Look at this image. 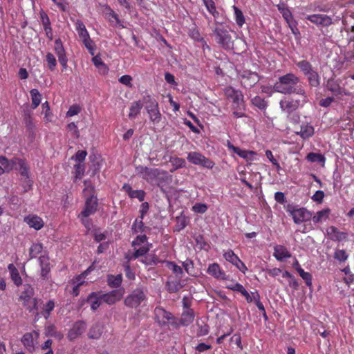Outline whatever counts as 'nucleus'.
<instances>
[{"mask_svg": "<svg viewBox=\"0 0 354 354\" xmlns=\"http://www.w3.org/2000/svg\"><path fill=\"white\" fill-rule=\"evenodd\" d=\"M274 92L283 95H302L307 93L300 78L292 73L279 76L272 86Z\"/></svg>", "mask_w": 354, "mask_h": 354, "instance_id": "1", "label": "nucleus"}, {"mask_svg": "<svg viewBox=\"0 0 354 354\" xmlns=\"http://www.w3.org/2000/svg\"><path fill=\"white\" fill-rule=\"evenodd\" d=\"M136 170L143 179L149 183L155 182L158 186L168 179L167 172L160 169L140 166Z\"/></svg>", "mask_w": 354, "mask_h": 354, "instance_id": "2", "label": "nucleus"}, {"mask_svg": "<svg viewBox=\"0 0 354 354\" xmlns=\"http://www.w3.org/2000/svg\"><path fill=\"white\" fill-rule=\"evenodd\" d=\"M297 95V98L283 97L279 102V107L287 117H290L299 108L303 107L308 101L307 93Z\"/></svg>", "mask_w": 354, "mask_h": 354, "instance_id": "3", "label": "nucleus"}, {"mask_svg": "<svg viewBox=\"0 0 354 354\" xmlns=\"http://www.w3.org/2000/svg\"><path fill=\"white\" fill-rule=\"evenodd\" d=\"M143 106L145 107L150 122L153 124H158L162 120L158 101L148 93L142 95Z\"/></svg>", "mask_w": 354, "mask_h": 354, "instance_id": "4", "label": "nucleus"}, {"mask_svg": "<svg viewBox=\"0 0 354 354\" xmlns=\"http://www.w3.org/2000/svg\"><path fill=\"white\" fill-rule=\"evenodd\" d=\"M147 301V291L142 288H137L125 297L124 304L128 308L138 309L145 306Z\"/></svg>", "mask_w": 354, "mask_h": 354, "instance_id": "5", "label": "nucleus"}, {"mask_svg": "<svg viewBox=\"0 0 354 354\" xmlns=\"http://www.w3.org/2000/svg\"><path fill=\"white\" fill-rule=\"evenodd\" d=\"M216 42L223 48H233L234 42L228 30L224 28L222 23L215 21V27L212 29Z\"/></svg>", "mask_w": 354, "mask_h": 354, "instance_id": "6", "label": "nucleus"}, {"mask_svg": "<svg viewBox=\"0 0 354 354\" xmlns=\"http://www.w3.org/2000/svg\"><path fill=\"white\" fill-rule=\"evenodd\" d=\"M34 294V288L29 284H25L24 286V290L19 296V299L23 301L24 306H28L30 312L33 310H37V299L32 298Z\"/></svg>", "mask_w": 354, "mask_h": 354, "instance_id": "7", "label": "nucleus"}, {"mask_svg": "<svg viewBox=\"0 0 354 354\" xmlns=\"http://www.w3.org/2000/svg\"><path fill=\"white\" fill-rule=\"evenodd\" d=\"M287 211L290 214L296 224H300L303 222L307 221L312 217L311 213L303 207L295 208L293 207H288Z\"/></svg>", "mask_w": 354, "mask_h": 354, "instance_id": "8", "label": "nucleus"}, {"mask_svg": "<svg viewBox=\"0 0 354 354\" xmlns=\"http://www.w3.org/2000/svg\"><path fill=\"white\" fill-rule=\"evenodd\" d=\"M187 158L194 165H201L208 169H212L214 165V162L198 152H189Z\"/></svg>", "mask_w": 354, "mask_h": 354, "instance_id": "9", "label": "nucleus"}, {"mask_svg": "<svg viewBox=\"0 0 354 354\" xmlns=\"http://www.w3.org/2000/svg\"><path fill=\"white\" fill-rule=\"evenodd\" d=\"M123 294V289L114 290L104 294L100 293L102 301L109 305H113L120 301L122 299Z\"/></svg>", "mask_w": 354, "mask_h": 354, "instance_id": "10", "label": "nucleus"}, {"mask_svg": "<svg viewBox=\"0 0 354 354\" xmlns=\"http://www.w3.org/2000/svg\"><path fill=\"white\" fill-rule=\"evenodd\" d=\"M306 19L317 26H328L333 23L329 16L323 14L307 15Z\"/></svg>", "mask_w": 354, "mask_h": 354, "instance_id": "11", "label": "nucleus"}, {"mask_svg": "<svg viewBox=\"0 0 354 354\" xmlns=\"http://www.w3.org/2000/svg\"><path fill=\"white\" fill-rule=\"evenodd\" d=\"M97 207V198L93 196H91V197L86 199L85 207L79 216L87 218L88 216L95 212Z\"/></svg>", "mask_w": 354, "mask_h": 354, "instance_id": "12", "label": "nucleus"}, {"mask_svg": "<svg viewBox=\"0 0 354 354\" xmlns=\"http://www.w3.org/2000/svg\"><path fill=\"white\" fill-rule=\"evenodd\" d=\"M54 50L58 57V60L60 64L63 66L64 68H66L67 66L68 59L60 39L55 40Z\"/></svg>", "mask_w": 354, "mask_h": 354, "instance_id": "13", "label": "nucleus"}, {"mask_svg": "<svg viewBox=\"0 0 354 354\" xmlns=\"http://www.w3.org/2000/svg\"><path fill=\"white\" fill-rule=\"evenodd\" d=\"M154 315L156 321L160 325H165L172 319V315L162 307H156L154 310Z\"/></svg>", "mask_w": 354, "mask_h": 354, "instance_id": "14", "label": "nucleus"}, {"mask_svg": "<svg viewBox=\"0 0 354 354\" xmlns=\"http://www.w3.org/2000/svg\"><path fill=\"white\" fill-rule=\"evenodd\" d=\"M86 328V324L84 322L79 321L75 322L68 332V337L69 339L73 340L76 339L85 331Z\"/></svg>", "mask_w": 354, "mask_h": 354, "instance_id": "15", "label": "nucleus"}, {"mask_svg": "<svg viewBox=\"0 0 354 354\" xmlns=\"http://www.w3.org/2000/svg\"><path fill=\"white\" fill-rule=\"evenodd\" d=\"M48 257L46 255H41L39 257V265L41 267V277L44 280L49 279V273L50 271Z\"/></svg>", "mask_w": 354, "mask_h": 354, "instance_id": "16", "label": "nucleus"}, {"mask_svg": "<svg viewBox=\"0 0 354 354\" xmlns=\"http://www.w3.org/2000/svg\"><path fill=\"white\" fill-rule=\"evenodd\" d=\"M226 145L230 150H232L234 153L243 158L252 160L253 156L255 155V153L252 151L242 150L240 148L234 146L229 140L227 141Z\"/></svg>", "mask_w": 354, "mask_h": 354, "instance_id": "17", "label": "nucleus"}, {"mask_svg": "<svg viewBox=\"0 0 354 354\" xmlns=\"http://www.w3.org/2000/svg\"><path fill=\"white\" fill-rule=\"evenodd\" d=\"M207 273L217 279H227L225 272L221 268L220 266L216 263H212L207 268Z\"/></svg>", "mask_w": 354, "mask_h": 354, "instance_id": "18", "label": "nucleus"}, {"mask_svg": "<svg viewBox=\"0 0 354 354\" xmlns=\"http://www.w3.org/2000/svg\"><path fill=\"white\" fill-rule=\"evenodd\" d=\"M226 95L230 98L236 107H239L243 101V95L240 91L229 88L225 91Z\"/></svg>", "mask_w": 354, "mask_h": 354, "instance_id": "19", "label": "nucleus"}, {"mask_svg": "<svg viewBox=\"0 0 354 354\" xmlns=\"http://www.w3.org/2000/svg\"><path fill=\"white\" fill-rule=\"evenodd\" d=\"M326 88L335 95H341L345 93L344 88L341 87L338 81L329 79L327 81Z\"/></svg>", "mask_w": 354, "mask_h": 354, "instance_id": "20", "label": "nucleus"}, {"mask_svg": "<svg viewBox=\"0 0 354 354\" xmlns=\"http://www.w3.org/2000/svg\"><path fill=\"white\" fill-rule=\"evenodd\" d=\"M259 76L256 73L248 72L242 76L241 84L245 87H252L259 82Z\"/></svg>", "mask_w": 354, "mask_h": 354, "instance_id": "21", "label": "nucleus"}, {"mask_svg": "<svg viewBox=\"0 0 354 354\" xmlns=\"http://www.w3.org/2000/svg\"><path fill=\"white\" fill-rule=\"evenodd\" d=\"M326 232L330 239L335 241L344 240L347 236L346 233L339 231L337 228L334 226L329 227L326 230Z\"/></svg>", "mask_w": 354, "mask_h": 354, "instance_id": "22", "label": "nucleus"}, {"mask_svg": "<svg viewBox=\"0 0 354 354\" xmlns=\"http://www.w3.org/2000/svg\"><path fill=\"white\" fill-rule=\"evenodd\" d=\"M143 106L142 99L138 101H134L131 104L129 108V118L131 120H134L140 113Z\"/></svg>", "mask_w": 354, "mask_h": 354, "instance_id": "23", "label": "nucleus"}, {"mask_svg": "<svg viewBox=\"0 0 354 354\" xmlns=\"http://www.w3.org/2000/svg\"><path fill=\"white\" fill-rule=\"evenodd\" d=\"M87 301L91 303V308L93 310H97L101 305L102 299L100 292H91L87 297Z\"/></svg>", "mask_w": 354, "mask_h": 354, "instance_id": "24", "label": "nucleus"}, {"mask_svg": "<svg viewBox=\"0 0 354 354\" xmlns=\"http://www.w3.org/2000/svg\"><path fill=\"white\" fill-rule=\"evenodd\" d=\"M24 221L30 227L37 230H40L44 225L43 221L37 216H26L24 218Z\"/></svg>", "mask_w": 354, "mask_h": 354, "instance_id": "25", "label": "nucleus"}, {"mask_svg": "<svg viewBox=\"0 0 354 354\" xmlns=\"http://www.w3.org/2000/svg\"><path fill=\"white\" fill-rule=\"evenodd\" d=\"M194 319V310L189 308H187V309L183 311V313H182L180 323L183 326H188L191 323L193 322Z\"/></svg>", "mask_w": 354, "mask_h": 354, "instance_id": "26", "label": "nucleus"}, {"mask_svg": "<svg viewBox=\"0 0 354 354\" xmlns=\"http://www.w3.org/2000/svg\"><path fill=\"white\" fill-rule=\"evenodd\" d=\"M274 256L277 260L282 261L291 257L290 252L283 245L274 247Z\"/></svg>", "mask_w": 354, "mask_h": 354, "instance_id": "27", "label": "nucleus"}, {"mask_svg": "<svg viewBox=\"0 0 354 354\" xmlns=\"http://www.w3.org/2000/svg\"><path fill=\"white\" fill-rule=\"evenodd\" d=\"M307 77L309 85L312 87H318L320 85V77L318 73L313 69L305 75Z\"/></svg>", "mask_w": 354, "mask_h": 354, "instance_id": "28", "label": "nucleus"}, {"mask_svg": "<svg viewBox=\"0 0 354 354\" xmlns=\"http://www.w3.org/2000/svg\"><path fill=\"white\" fill-rule=\"evenodd\" d=\"M8 269L10 271V277H11V279L13 281L14 283L17 286H21L22 284V279L19 273L18 270L15 268V266L12 263H10L8 265Z\"/></svg>", "mask_w": 354, "mask_h": 354, "instance_id": "29", "label": "nucleus"}, {"mask_svg": "<svg viewBox=\"0 0 354 354\" xmlns=\"http://www.w3.org/2000/svg\"><path fill=\"white\" fill-rule=\"evenodd\" d=\"M15 169L19 170L20 174L26 179L29 178V167L27 163L21 159L17 160V166Z\"/></svg>", "mask_w": 354, "mask_h": 354, "instance_id": "30", "label": "nucleus"}, {"mask_svg": "<svg viewBox=\"0 0 354 354\" xmlns=\"http://www.w3.org/2000/svg\"><path fill=\"white\" fill-rule=\"evenodd\" d=\"M19 158H13L11 160H9L5 156H0V163L3 168V170H6V172H9L13 169V168L17 166V160Z\"/></svg>", "mask_w": 354, "mask_h": 354, "instance_id": "31", "label": "nucleus"}, {"mask_svg": "<svg viewBox=\"0 0 354 354\" xmlns=\"http://www.w3.org/2000/svg\"><path fill=\"white\" fill-rule=\"evenodd\" d=\"M329 209H322L316 213L315 216H313L312 219L315 223H323L326 221L329 216L330 214Z\"/></svg>", "mask_w": 354, "mask_h": 354, "instance_id": "32", "label": "nucleus"}, {"mask_svg": "<svg viewBox=\"0 0 354 354\" xmlns=\"http://www.w3.org/2000/svg\"><path fill=\"white\" fill-rule=\"evenodd\" d=\"M75 29L81 40L88 38L89 34L85 27V25L81 20H77L75 22Z\"/></svg>", "mask_w": 354, "mask_h": 354, "instance_id": "33", "label": "nucleus"}, {"mask_svg": "<svg viewBox=\"0 0 354 354\" xmlns=\"http://www.w3.org/2000/svg\"><path fill=\"white\" fill-rule=\"evenodd\" d=\"M122 281L121 274L117 275L109 274L107 276V283L111 288H118Z\"/></svg>", "mask_w": 354, "mask_h": 354, "instance_id": "34", "label": "nucleus"}, {"mask_svg": "<svg viewBox=\"0 0 354 354\" xmlns=\"http://www.w3.org/2000/svg\"><path fill=\"white\" fill-rule=\"evenodd\" d=\"M102 333V326L100 324H95L90 328L88 336L91 339H98Z\"/></svg>", "mask_w": 354, "mask_h": 354, "instance_id": "35", "label": "nucleus"}, {"mask_svg": "<svg viewBox=\"0 0 354 354\" xmlns=\"http://www.w3.org/2000/svg\"><path fill=\"white\" fill-rule=\"evenodd\" d=\"M297 133L300 135L301 138L306 139L311 137L314 134V128L309 124L302 125L300 127V131H297Z\"/></svg>", "mask_w": 354, "mask_h": 354, "instance_id": "36", "label": "nucleus"}, {"mask_svg": "<svg viewBox=\"0 0 354 354\" xmlns=\"http://www.w3.org/2000/svg\"><path fill=\"white\" fill-rule=\"evenodd\" d=\"M30 96H31V100H32V108L33 109H36L39 104L41 103V95L39 92V91L36 88H33L30 91Z\"/></svg>", "mask_w": 354, "mask_h": 354, "instance_id": "37", "label": "nucleus"}, {"mask_svg": "<svg viewBox=\"0 0 354 354\" xmlns=\"http://www.w3.org/2000/svg\"><path fill=\"white\" fill-rule=\"evenodd\" d=\"M21 342L28 350L32 351L34 348L33 336L31 333H27L21 338Z\"/></svg>", "mask_w": 354, "mask_h": 354, "instance_id": "38", "label": "nucleus"}, {"mask_svg": "<svg viewBox=\"0 0 354 354\" xmlns=\"http://www.w3.org/2000/svg\"><path fill=\"white\" fill-rule=\"evenodd\" d=\"M165 266L171 270L178 278H181L183 274V269L172 261H165Z\"/></svg>", "mask_w": 354, "mask_h": 354, "instance_id": "39", "label": "nucleus"}, {"mask_svg": "<svg viewBox=\"0 0 354 354\" xmlns=\"http://www.w3.org/2000/svg\"><path fill=\"white\" fill-rule=\"evenodd\" d=\"M43 245L41 243H33L29 249L30 259L36 258L42 252Z\"/></svg>", "mask_w": 354, "mask_h": 354, "instance_id": "40", "label": "nucleus"}, {"mask_svg": "<svg viewBox=\"0 0 354 354\" xmlns=\"http://www.w3.org/2000/svg\"><path fill=\"white\" fill-rule=\"evenodd\" d=\"M232 8L234 12L236 23L239 27H242L245 24V17L243 14V12L235 6H233Z\"/></svg>", "mask_w": 354, "mask_h": 354, "instance_id": "41", "label": "nucleus"}, {"mask_svg": "<svg viewBox=\"0 0 354 354\" xmlns=\"http://www.w3.org/2000/svg\"><path fill=\"white\" fill-rule=\"evenodd\" d=\"M166 286L167 288V290L169 292H176L180 289L183 288V285L180 283V281L175 280V281H169L166 283Z\"/></svg>", "mask_w": 354, "mask_h": 354, "instance_id": "42", "label": "nucleus"}, {"mask_svg": "<svg viewBox=\"0 0 354 354\" xmlns=\"http://www.w3.org/2000/svg\"><path fill=\"white\" fill-rule=\"evenodd\" d=\"M306 159L311 162H319L322 164H324L326 160V158L323 155L313 152L307 155Z\"/></svg>", "mask_w": 354, "mask_h": 354, "instance_id": "43", "label": "nucleus"}, {"mask_svg": "<svg viewBox=\"0 0 354 354\" xmlns=\"http://www.w3.org/2000/svg\"><path fill=\"white\" fill-rule=\"evenodd\" d=\"M91 267H89L86 270L82 272L80 275L76 277L72 280V283L73 285H76L77 286H82L85 283L84 278L86 276L91 272Z\"/></svg>", "mask_w": 354, "mask_h": 354, "instance_id": "44", "label": "nucleus"}, {"mask_svg": "<svg viewBox=\"0 0 354 354\" xmlns=\"http://www.w3.org/2000/svg\"><path fill=\"white\" fill-rule=\"evenodd\" d=\"M297 66L299 68V69L304 73V75H306L313 69H314L312 64L306 60L298 62L297 63Z\"/></svg>", "mask_w": 354, "mask_h": 354, "instance_id": "45", "label": "nucleus"}, {"mask_svg": "<svg viewBox=\"0 0 354 354\" xmlns=\"http://www.w3.org/2000/svg\"><path fill=\"white\" fill-rule=\"evenodd\" d=\"M149 250V248L147 245H142L136 249L135 252L129 257V260H134L140 257L144 256Z\"/></svg>", "mask_w": 354, "mask_h": 354, "instance_id": "46", "label": "nucleus"}, {"mask_svg": "<svg viewBox=\"0 0 354 354\" xmlns=\"http://www.w3.org/2000/svg\"><path fill=\"white\" fill-rule=\"evenodd\" d=\"M297 271L300 277L305 281L306 285L310 286L312 285V275L310 273L305 272L301 268H297Z\"/></svg>", "mask_w": 354, "mask_h": 354, "instance_id": "47", "label": "nucleus"}, {"mask_svg": "<svg viewBox=\"0 0 354 354\" xmlns=\"http://www.w3.org/2000/svg\"><path fill=\"white\" fill-rule=\"evenodd\" d=\"M196 325L198 326L197 330V335L198 336H204L208 334L209 333V326L207 324H205L203 322H200L197 320Z\"/></svg>", "mask_w": 354, "mask_h": 354, "instance_id": "48", "label": "nucleus"}, {"mask_svg": "<svg viewBox=\"0 0 354 354\" xmlns=\"http://www.w3.org/2000/svg\"><path fill=\"white\" fill-rule=\"evenodd\" d=\"M170 162L174 167V169L171 170V171L176 170L179 168L185 167L186 164L185 160L184 159L178 157L171 158Z\"/></svg>", "mask_w": 354, "mask_h": 354, "instance_id": "49", "label": "nucleus"}, {"mask_svg": "<svg viewBox=\"0 0 354 354\" xmlns=\"http://www.w3.org/2000/svg\"><path fill=\"white\" fill-rule=\"evenodd\" d=\"M55 308V303L53 300H49L44 306L42 314L45 319H48L51 311Z\"/></svg>", "mask_w": 354, "mask_h": 354, "instance_id": "50", "label": "nucleus"}, {"mask_svg": "<svg viewBox=\"0 0 354 354\" xmlns=\"http://www.w3.org/2000/svg\"><path fill=\"white\" fill-rule=\"evenodd\" d=\"M108 15L111 17V19L109 18V21L113 26H118L121 28L124 27L122 24V21L120 20L118 14H116L113 10L110 9Z\"/></svg>", "mask_w": 354, "mask_h": 354, "instance_id": "51", "label": "nucleus"}, {"mask_svg": "<svg viewBox=\"0 0 354 354\" xmlns=\"http://www.w3.org/2000/svg\"><path fill=\"white\" fill-rule=\"evenodd\" d=\"M75 169V179H80L85 171V166L83 163H77L74 165Z\"/></svg>", "mask_w": 354, "mask_h": 354, "instance_id": "52", "label": "nucleus"}, {"mask_svg": "<svg viewBox=\"0 0 354 354\" xmlns=\"http://www.w3.org/2000/svg\"><path fill=\"white\" fill-rule=\"evenodd\" d=\"M145 227L142 222V219H141L140 218V220H138V218L136 219V221H134V223L132 225V230L133 231V232H135V233L142 232L145 231Z\"/></svg>", "mask_w": 354, "mask_h": 354, "instance_id": "53", "label": "nucleus"}, {"mask_svg": "<svg viewBox=\"0 0 354 354\" xmlns=\"http://www.w3.org/2000/svg\"><path fill=\"white\" fill-rule=\"evenodd\" d=\"M85 47L87 48L88 52L91 55H94L95 54V45L93 43V41L91 40L90 37L88 38L84 39L82 40Z\"/></svg>", "mask_w": 354, "mask_h": 354, "instance_id": "54", "label": "nucleus"}, {"mask_svg": "<svg viewBox=\"0 0 354 354\" xmlns=\"http://www.w3.org/2000/svg\"><path fill=\"white\" fill-rule=\"evenodd\" d=\"M187 225V218L185 216L176 217V230L180 231L184 229Z\"/></svg>", "mask_w": 354, "mask_h": 354, "instance_id": "55", "label": "nucleus"}, {"mask_svg": "<svg viewBox=\"0 0 354 354\" xmlns=\"http://www.w3.org/2000/svg\"><path fill=\"white\" fill-rule=\"evenodd\" d=\"M47 65L51 71H53L56 66L57 61L55 56L51 53H48L46 56Z\"/></svg>", "mask_w": 354, "mask_h": 354, "instance_id": "56", "label": "nucleus"}, {"mask_svg": "<svg viewBox=\"0 0 354 354\" xmlns=\"http://www.w3.org/2000/svg\"><path fill=\"white\" fill-rule=\"evenodd\" d=\"M334 258L339 261L343 262L348 259V254L344 250H336L334 253Z\"/></svg>", "mask_w": 354, "mask_h": 354, "instance_id": "57", "label": "nucleus"}, {"mask_svg": "<svg viewBox=\"0 0 354 354\" xmlns=\"http://www.w3.org/2000/svg\"><path fill=\"white\" fill-rule=\"evenodd\" d=\"M223 256L226 261H229L232 264L235 263L236 261L239 259L237 255L235 254L234 252L231 250H229L227 252H225Z\"/></svg>", "mask_w": 354, "mask_h": 354, "instance_id": "58", "label": "nucleus"}, {"mask_svg": "<svg viewBox=\"0 0 354 354\" xmlns=\"http://www.w3.org/2000/svg\"><path fill=\"white\" fill-rule=\"evenodd\" d=\"M129 196L132 198H138L140 201H143L145 196V192L143 190L140 189L133 190V192H131Z\"/></svg>", "mask_w": 354, "mask_h": 354, "instance_id": "59", "label": "nucleus"}, {"mask_svg": "<svg viewBox=\"0 0 354 354\" xmlns=\"http://www.w3.org/2000/svg\"><path fill=\"white\" fill-rule=\"evenodd\" d=\"M252 103L260 109H264L267 106L266 101L259 96L252 99Z\"/></svg>", "mask_w": 354, "mask_h": 354, "instance_id": "60", "label": "nucleus"}, {"mask_svg": "<svg viewBox=\"0 0 354 354\" xmlns=\"http://www.w3.org/2000/svg\"><path fill=\"white\" fill-rule=\"evenodd\" d=\"M87 155V152L85 150L78 151L76 154L71 158V159H74L77 163H82L85 160V158Z\"/></svg>", "mask_w": 354, "mask_h": 354, "instance_id": "61", "label": "nucleus"}, {"mask_svg": "<svg viewBox=\"0 0 354 354\" xmlns=\"http://www.w3.org/2000/svg\"><path fill=\"white\" fill-rule=\"evenodd\" d=\"M192 210L196 213L203 214L207 210V206L204 203H196L192 207Z\"/></svg>", "mask_w": 354, "mask_h": 354, "instance_id": "62", "label": "nucleus"}, {"mask_svg": "<svg viewBox=\"0 0 354 354\" xmlns=\"http://www.w3.org/2000/svg\"><path fill=\"white\" fill-rule=\"evenodd\" d=\"M42 109L43 112L45 114V119L47 122H49L51 120V115H50V106L48 105V102H46L42 104Z\"/></svg>", "mask_w": 354, "mask_h": 354, "instance_id": "63", "label": "nucleus"}, {"mask_svg": "<svg viewBox=\"0 0 354 354\" xmlns=\"http://www.w3.org/2000/svg\"><path fill=\"white\" fill-rule=\"evenodd\" d=\"M266 156L269 159V160L276 167V169L277 170H279L281 169V167L277 162V160L274 158L272 153L270 150H267L266 151Z\"/></svg>", "mask_w": 354, "mask_h": 354, "instance_id": "64", "label": "nucleus"}]
</instances>
